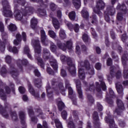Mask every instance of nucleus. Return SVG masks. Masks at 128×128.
<instances>
[{"mask_svg": "<svg viewBox=\"0 0 128 128\" xmlns=\"http://www.w3.org/2000/svg\"><path fill=\"white\" fill-rule=\"evenodd\" d=\"M50 8L52 12H54L55 10H56V4L51 2L50 4Z\"/></svg>", "mask_w": 128, "mask_h": 128, "instance_id": "obj_52", "label": "nucleus"}, {"mask_svg": "<svg viewBox=\"0 0 128 128\" xmlns=\"http://www.w3.org/2000/svg\"><path fill=\"white\" fill-rule=\"evenodd\" d=\"M78 76L80 80H84L86 78V74H84L82 65L78 66Z\"/></svg>", "mask_w": 128, "mask_h": 128, "instance_id": "obj_18", "label": "nucleus"}, {"mask_svg": "<svg viewBox=\"0 0 128 128\" xmlns=\"http://www.w3.org/2000/svg\"><path fill=\"white\" fill-rule=\"evenodd\" d=\"M126 40H128V36H126V34H124L122 36V41L124 42Z\"/></svg>", "mask_w": 128, "mask_h": 128, "instance_id": "obj_61", "label": "nucleus"}, {"mask_svg": "<svg viewBox=\"0 0 128 128\" xmlns=\"http://www.w3.org/2000/svg\"><path fill=\"white\" fill-rule=\"evenodd\" d=\"M76 86L79 98L82 100V98H84V96L82 95V87L80 86V80H76Z\"/></svg>", "mask_w": 128, "mask_h": 128, "instance_id": "obj_14", "label": "nucleus"}, {"mask_svg": "<svg viewBox=\"0 0 128 128\" xmlns=\"http://www.w3.org/2000/svg\"><path fill=\"white\" fill-rule=\"evenodd\" d=\"M116 88L118 94H124V88H122V84H116Z\"/></svg>", "mask_w": 128, "mask_h": 128, "instance_id": "obj_25", "label": "nucleus"}, {"mask_svg": "<svg viewBox=\"0 0 128 128\" xmlns=\"http://www.w3.org/2000/svg\"><path fill=\"white\" fill-rule=\"evenodd\" d=\"M48 34L50 36V38H56V34L54 30H50L48 32Z\"/></svg>", "mask_w": 128, "mask_h": 128, "instance_id": "obj_37", "label": "nucleus"}, {"mask_svg": "<svg viewBox=\"0 0 128 128\" xmlns=\"http://www.w3.org/2000/svg\"><path fill=\"white\" fill-rule=\"evenodd\" d=\"M20 4H22V6L24 5V0H14V17L16 20H22V16L20 13V10L18 9Z\"/></svg>", "mask_w": 128, "mask_h": 128, "instance_id": "obj_4", "label": "nucleus"}, {"mask_svg": "<svg viewBox=\"0 0 128 128\" xmlns=\"http://www.w3.org/2000/svg\"><path fill=\"white\" fill-rule=\"evenodd\" d=\"M33 12H34V8L30 6H28L26 7L24 10L22 12V14L24 16H26V14H32Z\"/></svg>", "mask_w": 128, "mask_h": 128, "instance_id": "obj_16", "label": "nucleus"}, {"mask_svg": "<svg viewBox=\"0 0 128 128\" xmlns=\"http://www.w3.org/2000/svg\"><path fill=\"white\" fill-rule=\"evenodd\" d=\"M52 20L53 26L55 30H58L60 26V22H58V20H57L56 18H52Z\"/></svg>", "mask_w": 128, "mask_h": 128, "instance_id": "obj_23", "label": "nucleus"}, {"mask_svg": "<svg viewBox=\"0 0 128 128\" xmlns=\"http://www.w3.org/2000/svg\"><path fill=\"white\" fill-rule=\"evenodd\" d=\"M8 30H10V32H16V26L12 24H11L9 26Z\"/></svg>", "mask_w": 128, "mask_h": 128, "instance_id": "obj_42", "label": "nucleus"}, {"mask_svg": "<svg viewBox=\"0 0 128 128\" xmlns=\"http://www.w3.org/2000/svg\"><path fill=\"white\" fill-rule=\"evenodd\" d=\"M106 64L108 66H112V58H108L107 60Z\"/></svg>", "mask_w": 128, "mask_h": 128, "instance_id": "obj_63", "label": "nucleus"}, {"mask_svg": "<svg viewBox=\"0 0 128 128\" xmlns=\"http://www.w3.org/2000/svg\"><path fill=\"white\" fill-rule=\"evenodd\" d=\"M60 87L58 88V86H54L53 88H50V86L49 84H48L46 86V90L48 94V98H52V90L54 91V92H56V94H58V90H60Z\"/></svg>", "mask_w": 128, "mask_h": 128, "instance_id": "obj_8", "label": "nucleus"}, {"mask_svg": "<svg viewBox=\"0 0 128 128\" xmlns=\"http://www.w3.org/2000/svg\"><path fill=\"white\" fill-rule=\"evenodd\" d=\"M2 14L6 18H12V16L13 14L12 12V10H10V6H8L7 8H6V6L4 5Z\"/></svg>", "mask_w": 128, "mask_h": 128, "instance_id": "obj_11", "label": "nucleus"}, {"mask_svg": "<svg viewBox=\"0 0 128 128\" xmlns=\"http://www.w3.org/2000/svg\"><path fill=\"white\" fill-rule=\"evenodd\" d=\"M95 68L96 70H100L102 68V64H100V62L96 64L95 65Z\"/></svg>", "mask_w": 128, "mask_h": 128, "instance_id": "obj_59", "label": "nucleus"}, {"mask_svg": "<svg viewBox=\"0 0 128 128\" xmlns=\"http://www.w3.org/2000/svg\"><path fill=\"white\" fill-rule=\"evenodd\" d=\"M24 54H27L28 58H30V60H32V56L30 54V49L28 48V46H26L24 48Z\"/></svg>", "mask_w": 128, "mask_h": 128, "instance_id": "obj_31", "label": "nucleus"}, {"mask_svg": "<svg viewBox=\"0 0 128 128\" xmlns=\"http://www.w3.org/2000/svg\"><path fill=\"white\" fill-rule=\"evenodd\" d=\"M5 60L6 64H10L12 62V57L10 56H6L5 58Z\"/></svg>", "mask_w": 128, "mask_h": 128, "instance_id": "obj_50", "label": "nucleus"}, {"mask_svg": "<svg viewBox=\"0 0 128 128\" xmlns=\"http://www.w3.org/2000/svg\"><path fill=\"white\" fill-rule=\"evenodd\" d=\"M28 88L30 92L32 94V96H36V98H38V96H40L38 94H36V93L34 92V88H32L30 84H28Z\"/></svg>", "mask_w": 128, "mask_h": 128, "instance_id": "obj_29", "label": "nucleus"}, {"mask_svg": "<svg viewBox=\"0 0 128 128\" xmlns=\"http://www.w3.org/2000/svg\"><path fill=\"white\" fill-rule=\"evenodd\" d=\"M11 116H12L13 120H14L15 122L18 120V116H16V112H12L11 113Z\"/></svg>", "mask_w": 128, "mask_h": 128, "instance_id": "obj_49", "label": "nucleus"}, {"mask_svg": "<svg viewBox=\"0 0 128 128\" xmlns=\"http://www.w3.org/2000/svg\"><path fill=\"white\" fill-rule=\"evenodd\" d=\"M10 74H12V78H16L18 76V72H16V69L14 67H11L10 68Z\"/></svg>", "mask_w": 128, "mask_h": 128, "instance_id": "obj_26", "label": "nucleus"}, {"mask_svg": "<svg viewBox=\"0 0 128 128\" xmlns=\"http://www.w3.org/2000/svg\"><path fill=\"white\" fill-rule=\"evenodd\" d=\"M4 5L5 6L6 8H8V6H10L8 4V0H2V6H3V9H4Z\"/></svg>", "mask_w": 128, "mask_h": 128, "instance_id": "obj_48", "label": "nucleus"}, {"mask_svg": "<svg viewBox=\"0 0 128 128\" xmlns=\"http://www.w3.org/2000/svg\"><path fill=\"white\" fill-rule=\"evenodd\" d=\"M57 45L58 48L62 50H64V52H66V48L68 50H72V42L70 40L67 41L66 46L64 44H62L60 42H58L57 44Z\"/></svg>", "mask_w": 128, "mask_h": 128, "instance_id": "obj_6", "label": "nucleus"}, {"mask_svg": "<svg viewBox=\"0 0 128 128\" xmlns=\"http://www.w3.org/2000/svg\"><path fill=\"white\" fill-rule=\"evenodd\" d=\"M82 40L85 42H88V34H84L82 36Z\"/></svg>", "mask_w": 128, "mask_h": 128, "instance_id": "obj_60", "label": "nucleus"}, {"mask_svg": "<svg viewBox=\"0 0 128 128\" xmlns=\"http://www.w3.org/2000/svg\"><path fill=\"white\" fill-rule=\"evenodd\" d=\"M0 114H2V116H4L6 118H8V113L6 112V110H0Z\"/></svg>", "mask_w": 128, "mask_h": 128, "instance_id": "obj_58", "label": "nucleus"}, {"mask_svg": "<svg viewBox=\"0 0 128 128\" xmlns=\"http://www.w3.org/2000/svg\"><path fill=\"white\" fill-rule=\"evenodd\" d=\"M31 28H36V24H38V20L35 18H33L31 20Z\"/></svg>", "mask_w": 128, "mask_h": 128, "instance_id": "obj_28", "label": "nucleus"}, {"mask_svg": "<svg viewBox=\"0 0 128 128\" xmlns=\"http://www.w3.org/2000/svg\"><path fill=\"white\" fill-rule=\"evenodd\" d=\"M22 42V36L20 34H16V40H14V46H18Z\"/></svg>", "mask_w": 128, "mask_h": 128, "instance_id": "obj_20", "label": "nucleus"}, {"mask_svg": "<svg viewBox=\"0 0 128 128\" xmlns=\"http://www.w3.org/2000/svg\"><path fill=\"white\" fill-rule=\"evenodd\" d=\"M81 14L82 16L84 18H88V10H86V8H84L81 12Z\"/></svg>", "mask_w": 128, "mask_h": 128, "instance_id": "obj_24", "label": "nucleus"}, {"mask_svg": "<svg viewBox=\"0 0 128 128\" xmlns=\"http://www.w3.org/2000/svg\"><path fill=\"white\" fill-rule=\"evenodd\" d=\"M93 118H94V120H96V122H98V112H94V114H93Z\"/></svg>", "mask_w": 128, "mask_h": 128, "instance_id": "obj_57", "label": "nucleus"}, {"mask_svg": "<svg viewBox=\"0 0 128 128\" xmlns=\"http://www.w3.org/2000/svg\"><path fill=\"white\" fill-rule=\"evenodd\" d=\"M18 90L20 94H24V92H26V89L23 86H20L18 88Z\"/></svg>", "mask_w": 128, "mask_h": 128, "instance_id": "obj_55", "label": "nucleus"}, {"mask_svg": "<svg viewBox=\"0 0 128 128\" xmlns=\"http://www.w3.org/2000/svg\"><path fill=\"white\" fill-rule=\"evenodd\" d=\"M76 16V12L74 11H72L70 12L68 14L69 18H70L71 20H74Z\"/></svg>", "mask_w": 128, "mask_h": 128, "instance_id": "obj_30", "label": "nucleus"}, {"mask_svg": "<svg viewBox=\"0 0 128 128\" xmlns=\"http://www.w3.org/2000/svg\"><path fill=\"white\" fill-rule=\"evenodd\" d=\"M34 84L37 88H40L42 86V80L40 79L35 80Z\"/></svg>", "mask_w": 128, "mask_h": 128, "instance_id": "obj_44", "label": "nucleus"}, {"mask_svg": "<svg viewBox=\"0 0 128 128\" xmlns=\"http://www.w3.org/2000/svg\"><path fill=\"white\" fill-rule=\"evenodd\" d=\"M32 44L34 48V52L36 54V58L38 62V64L39 66H41V68L44 66L42 59L38 56V54L41 52L40 44V40H32Z\"/></svg>", "mask_w": 128, "mask_h": 128, "instance_id": "obj_1", "label": "nucleus"}, {"mask_svg": "<svg viewBox=\"0 0 128 128\" xmlns=\"http://www.w3.org/2000/svg\"><path fill=\"white\" fill-rule=\"evenodd\" d=\"M6 66H4L2 68V70L0 72V74L2 76H6Z\"/></svg>", "mask_w": 128, "mask_h": 128, "instance_id": "obj_40", "label": "nucleus"}, {"mask_svg": "<svg viewBox=\"0 0 128 128\" xmlns=\"http://www.w3.org/2000/svg\"><path fill=\"white\" fill-rule=\"evenodd\" d=\"M60 59L62 62H67L68 64V62L69 64H70V62H72L70 58L64 55H62L60 57Z\"/></svg>", "mask_w": 128, "mask_h": 128, "instance_id": "obj_19", "label": "nucleus"}, {"mask_svg": "<svg viewBox=\"0 0 128 128\" xmlns=\"http://www.w3.org/2000/svg\"><path fill=\"white\" fill-rule=\"evenodd\" d=\"M43 58L44 60H48L50 62V65L52 66L53 68L56 70H58V63L56 60L52 56H50V50L46 48H44L43 50Z\"/></svg>", "mask_w": 128, "mask_h": 128, "instance_id": "obj_2", "label": "nucleus"}, {"mask_svg": "<svg viewBox=\"0 0 128 128\" xmlns=\"http://www.w3.org/2000/svg\"><path fill=\"white\" fill-rule=\"evenodd\" d=\"M68 70L69 72L74 76L76 74V66H74V64H72V62H70V63L69 62H68Z\"/></svg>", "mask_w": 128, "mask_h": 128, "instance_id": "obj_13", "label": "nucleus"}, {"mask_svg": "<svg viewBox=\"0 0 128 128\" xmlns=\"http://www.w3.org/2000/svg\"><path fill=\"white\" fill-rule=\"evenodd\" d=\"M84 66L86 68V70H88L87 76H88L89 78H90L94 74V68H90V62H88V61L86 60L84 62Z\"/></svg>", "mask_w": 128, "mask_h": 128, "instance_id": "obj_10", "label": "nucleus"}, {"mask_svg": "<svg viewBox=\"0 0 128 128\" xmlns=\"http://www.w3.org/2000/svg\"><path fill=\"white\" fill-rule=\"evenodd\" d=\"M68 128H76V126H74V122L72 121H70L68 122Z\"/></svg>", "mask_w": 128, "mask_h": 128, "instance_id": "obj_54", "label": "nucleus"}, {"mask_svg": "<svg viewBox=\"0 0 128 128\" xmlns=\"http://www.w3.org/2000/svg\"><path fill=\"white\" fill-rule=\"evenodd\" d=\"M104 2L102 0H99L96 2V8L94 9V12L98 14H102V12L100 10L104 8Z\"/></svg>", "mask_w": 128, "mask_h": 128, "instance_id": "obj_7", "label": "nucleus"}, {"mask_svg": "<svg viewBox=\"0 0 128 128\" xmlns=\"http://www.w3.org/2000/svg\"><path fill=\"white\" fill-rule=\"evenodd\" d=\"M65 24L66 26L70 28V30H72L74 28V25L72 24L71 22H68V21H65Z\"/></svg>", "mask_w": 128, "mask_h": 128, "instance_id": "obj_46", "label": "nucleus"}, {"mask_svg": "<svg viewBox=\"0 0 128 128\" xmlns=\"http://www.w3.org/2000/svg\"><path fill=\"white\" fill-rule=\"evenodd\" d=\"M38 14H40V16H44L46 14V12L44 9L39 8L38 9Z\"/></svg>", "mask_w": 128, "mask_h": 128, "instance_id": "obj_43", "label": "nucleus"}, {"mask_svg": "<svg viewBox=\"0 0 128 128\" xmlns=\"http://www.w3.org/2000/svg\"><path fill=\"white\" fill-rule=\"evenodd\" d=\"M116 14V9L113 6H108L104 12L105 18H108V16H114Z\"/></svg>", "mask_w": 128, "mask_h": 128, "instance_id": "obj_12", "label": "nucleus"}, {"mask_svg": "<svg viewBox=\"0 0 128 128\" xmlns=\"http://www.w3.org/2000/svg\"><path fill=\"white\" fill-rule=\"evenodd\" d=\"M58 108L59 110H62L64 108V104L62 101H59L58 102Z\"/></svg>", "mask_w": 128, "mask_h": 128, "instance_id": "obj_41", "label": "nucleus"}, {"mask_svg": "<svg viewBox=\"0 0 128 128\" xmlns=\"http://www.w3.org/2000/svg\"><path fill=\"white\" fill-rule=\"evenodd\" d=\"M41 42L44 46H48V44L50 42V41L48 40V38L44 39L43 40H41Z\"/></svg>", "mask_w": 128, "mask_h": 128, "instance_id": "obj_51", "label": "nucleus"}, {"mask_svg": "<svg viewBox=\"0 0 128 128\" xmlns=\"http://www.w3.org/2000/svg\"><path fill=\"white\" fill-rule=\"evenodd\" d=\"M117 108L115 110L114 112V113H116L117 114H120V112H122V110H124V106L122 101L120 100H117Z\"/></svg>", "mask_w": 128, "mask_h": 128, "instance_id": "obj_9", "label": "nucleus"}, {"mask_svg": "<svg viewBox=\"0 0 128 128\" xmlns=\"http://www.w3.org/2000/svg\"><path fill=\"white\" fill-rule=\"evenodd\" d=\"M105 120L107 124H109L110 128H118L114 124V120L110 119V116L105 118Z\"/></svg>", "mask_w": 128, "mask_h": 128, "instance_id": "obj_17", "label": "nucleus"}, {"mask_svg": "<svg viewBox=\"0 0 128 128\" xmlns=\"http://www.w3.org/2000/svg\"><path fill=\"white\" fill-rule=\"evenodd\" d=\"M124 68V78H128V66H123Z\"/></svg>", "mask_w": 128, "mask_h": 128, "instance_id": "obj_35", "label": "nucleus"}, {"mask_svg": "<svg viewBox=\"0 0 128 128\" xmlns=\"http://www.w3.org/2000/svg\"><path fill=\"white\" fill-rule=\"evenodd\" d=\"M22 38L24 42H26V32H22Z\"/></svg>", "mask_w": 128, "mask_h": 128, "instance_id": "obj_64", "label": "nucleus"}, {"mask_svg": "<svg viewBox=\"0 0 128 128\" xmlns=\"http://www.w3.org/2000/svg\"><path fill=\"white\" fill-rule=\"evenodd\" d=\"M28 114L30 116L31 118L32 121L36 122V117H34V112L32 111V108L28 110Z\"/></svg>", "mask_w": 128, "mask_h": 128, "instance_id": "obj_34", "label": "nucleus"}, {"mask_svg": "<svg viewBox=\"0 0 128 128\" xmlns=\"http://www.w3.org/2000/svg\"><path fill=\"white\" fill-rule=\"evenodd\" d=\"M19 118L22 124H26V114L24 112H20L19 113Z\"/></svg>", "mask_w": 128, "mask_h": 128, "instance_id": "obj_22", "label": "nucleus"}, {"mask_svg": "<svg viewBox=\"0 0 128 128\" xmlns=\"http://www.w3.org/2000/svg\"><path fill=\"white\" fill-rule=\"evenodd\" d=\"M54 122L57 128H62V125L58 119H55Z\"/></svg>", "mask_w": 128, "mask_h": 128, "instance_id": "obj_38", "label": "nucleus"}, {"mask_svg": "<svg viewBox=\"0 0 128 128\" xmlns=\"http://www.w3.org/2000/svg\"><path fill=\"white\" fill-rule=\"evenodd\" d=\"M0 32H2V38L4 40V42H2L0 39V52H4L6 48V44H8V34L4 32V26L2 22H0Z\"/></svg>", "mask_w": 128, "mask_h": 128, "instance_id": "obj_3", "label": "nucleus"}, {"mask_svg": "<svg viewBox=\"0 0 128 128\" xmlns=\"http://www.w3.org/2000/svg\"><path fill=\"white\" fill-rule=\"evenodd\" d=\"M8 50L9 52H14V54H18V48L16 47H12V46H9L8 48Z\"/></svg>", "mask_w": 128, "mask_h": 128, "instance_id": "obj_32", "label": "nucleus"}, {"mask_svg": "<svg viewBox=\"0 0 128 128\" xmlns=\"http://www.w3.org/2000/svg\"><path fill=\"white\" fill-rule=\"evenodd\" d=\"M59 36L61 38H66V37L64 30L60 29L59 32Z\"/></svg>", "mask_w": 128, "mask_h": 128, "instance_id": "obj_36", "label": "nucleus"}, {"mask_svg": "<svg viewBox=\"0 0 128 128\" xmlns=\"http://www.w3.org/2000/svg\"><path fill=\"white\" fill-rule=\"evenodd\" d=\"M121 60H122V64L123 65V66H128V52H125L123 54L122 56Z\"/></svg>", "mask_w": 128, "mask_h": 128, "instance_id": "obj_15", "label": "nucleus"}, {"mask_svg": "<svg viewBox=\"0 0 128 128\" xmlns=\"http://www.w3.org/2000/svg\"><path fill=\"white\" fill-rule=\"evenodd\" d=\"M72 2L76 8H80V0H72Z\"/></svg>", "mask_w": 128, "mask_h": 128, "instance_id": "obj_27", "label": "nucleus"}, {"mask_svg": "<svg viewBox=\"0 0 128 128\" xmlns=\"http://www.w3.org/2000/svg\"><path fill=\"white\" fill-rule=\"evenodd\" d=\"M40 36H41V40H46V32L44 30H40Z\"/></svg>", "mask_w": 128, "mask_h": 128, "instance_id": "obj_39", "label": "nucleus"}, {"mask_svg": "<svg viewBox=\"0 0 128 128\" xmlns=\"http://www.w3.org/2000/svg\"><path fill=\"white\" fill-rule=\"evenodd\" d=\"M116 10H119L117 14L116 18L118 20H119V22H122V20H124L122 14H126V7L124 4H122V6L118 4L117 6ZM121 12H122V14Z\"/></svg>", "mask_w": 128, "mask_h": 128, "instance_id": "obj_5", "label": "nucleus"}, {"mask_svg": "<svg viewBox=\"0 0 128 128\" xmlns=\"http://www.w3.org/2000/svg\"><path fill=\"white\" fill-rule=\"evenodd\" d=\"M50 50L52 52H56V46L54 45V44L52 42L51 43Z\"/></svg>", "mask_w": 128, "mask_h": 128, "instance_id": "obj_45", "label": "nucleus"}, {"mask_svg": "<svg viewBox=\"0 0 128 128\" xmlns=\"http://www.w3.org/2000/svg\"><path fill=\"white\" fill-rule=\"evenodd\" d=\"M100 86L102 88L103 90H106V83L104 81H100Z\"/></svg>", "mask_w": 128, "mask_h": 128, "instance_id": "obj_53", "label": "nucleus"}, {"mask_svg": "<svg viewBox=\"0 0 128 128\" xmlns=\"http://www.w3.org/2000/svg\"><path fill=\"white\" fill-rule=\"evenodd\" d=\"M62 116L64 120H66V116H68V113L66 111H63L62 113Z\"/></svg>", "mask_w": 128, "mask_h": 128, "instance_id": "obj_56", "label": "nucleus"}, {"mask_svg": "<svg viewBox=\"0 0 128 128\" xmlns=\"http://www.w3.org/2000/svg\"><path fill=\"white\" fill-rule=\"evenodd\" d=\"M17 64L18 66L22 70V68L24 65L26 66V64H28V60L26 59L24 60H18L17 62Z\"/></svg>", "mask_w": 128, "mask_h": 128, "instance_id": "obj_21", "label": "nucleus"}, {"mask_svg": "<svg viewBox=\"0 0 128 128\" xmlns=\"http://www.w3.org/2000/svg\"><path fill=\"white\" fill-rule=\"evenodd\" d=\"M36 116H40V118H42V110L40 109H37L36 112H35Z\"/></svg>", "mask_w": 128, "mask_h": 128, "instance_id": "obj_47", "label": "nucleus"}, {"mask_svg": "<svg viewBox=\"0 0 128 128\" xmlns=\"http://www.w3.org/2000/svg\"><path fill=\"white\" fill-rule=\"evenodd\" d=\"M114 72H116V68H114V66H112V67H110V72L111 74H114Z\"/></svg>", "mask_w": 128, "mask_h": 128, "instance_id": "obj_62", "label": "nucleus"}, {"mask_svg": "<svg viewBox=\"0 0 128 128\" xmlns=\"http://www.w3.org/2000/svg\"><path fill=\"white\" fill-rule=\"evenodd\" d=\"M2 86V82L0 81V86ZM0 96L1 97V98L2 100H6V96H4V90L0 88Z\"/></svg>", "mask_w": 128, "mask_h": 128, "instance_id": "obj_33", "label": "nucleus"}]
</instances>
